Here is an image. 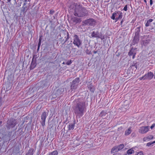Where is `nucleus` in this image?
<instances>
[{"mask_svg": "<svg viewBox=\"0 0 155 155\" xmlns=\"http://www.w3.org/2000/svg\"><path fill=\"white\" fill-rule=\"evenodd\" d=\"M25 10V8H24V10Z\"/></svg>", "mask_w": 155, "mask_h": 155, "instance_id": "47", "label": "nucleus"}, {"mask_svg": "<svg viewBox=\"0 0 155 155\" xmlns=\"http://www.w3.org/2000/svg\"><path fill=\"white\" fill-rule=\"evenodd\" d=\"M154 78L155 79V72H154Z\"/></svg>", "mask_w": 155, "mask_h": 155, "instance_id": "46", "label": "nucleus"}, {"mask_svg": "<svg viewBox=\"0 0 155 155\" xmlns=\"http://www.w3.org/2000/svg\"><path fill=\"white\" fill-rule=\"evenodd\" d=\"M69 33L68 32H67V37L66 39V41H67L69 39Z\"/></svg>", "mask_w": 155, "mask_h": 155, "instance_id": "32", "label": "nucleus"}, {"mask_svg": "<svg viewBox=\"0 0 155 155\" xmlns=\"http://www.w3.org/2000/svg\"><path fill=\"white\" fill-rule=\"evenodd\" d=\"M2 122H0V126L1 125V124H2Z\"/></svg>", "mask_w": 155, "mask_h": 155, "instance_id": "45", "label": "nucleus"}, {"mask_svg": "<svg viewBox=\"0 0 155 155\" xmlns=\"http://www.w3.org/2000/svg\"><path fill=\"white\" fill-rule=\"evenodd\" d=\"M123 22V21H121L120 23H121V24H122V23Z\"/></svg>", "mask_w": 155, "mask_h": 155, "instance_id": "43", "label": "nucleus"}, {"mask_svg": "<svg viewBox=\"0 0 155 155\" xmlns=\"http://www.w3.org/2000/svg\"><path fill=\"white\" fill-rule=\"evenodd\" d=\"M144 1L145 3H147V2L146 0H144Z\"/></svg>", "mask_w": 155, "mask_h": 155, "instance_id": "41", "label": "nucleus"}, {"mask_svg": "<svg viewBox=\"0 0 155 155\" xmlns=\"http://www.w3.org/2000/svg\"><path fill=\"white\" fill-rule=\"evenodd\" d=\"M153 19H150L147 21V22L145 24V26L147 27L150 25L151 23L153 21Z\"/></svg>", "mask_w": 155, "mask_h": 155, "instance_id": "19", "label": "nucleus"}, {"mask_svg": "<svg viewBox=\"0 0 155 155\" xmlns=\"http://www.w3.org/2000/svg\"><path fill=\"white\" fill-rule=\"evenodd\" d=\"M41 38H40L39 39V42H38V43H41Z\"/></svg>", "mask_w": 155, "mask_h": 155, "instance_id": "38", "label": "nucleus"}, {"mask_svg": "<svg viewBox=\"0 0 155 155\" xmlns=\"http://www.w3.org/2000/svg\"><path fill=\"white\" fill-rule=\"evenodd\" d=\"M91 36L92 37L98 38H101L102 40L104 39V36L101 34L99 33L98 31H93L91 33Z\"/></svg>", "mask_w": 155, "mask_h": 155, "instance_id": "9", "label": "nucleus"}, {"mask_svg": "<svg viewBox=\"0 0 155 155\" xmlns=\"http://www.w3.org/2000/svg\"><path fill=\"white\" fill-rule=\"evenodd\" d=\"M155 143V141L151 142H149L147 144V146L148 147H149L152 144Z\"/></svg>", "mask_w": 155, "mask_h": 155, "instance_id": "28", "label": "nucleus"}, {"mask_svg": "<svg viewBox=\"0 0 155 155\" xmlns=\"http://www.w3.org/2000/svg\"><path fill=\"white\" fill-rule=\"evenodd\" d=\"M73 43L75 46L78 48H79L82 44V41L76 35H75L74 36Z\"/></svg>", "mask_w": 155, "mask_h": 155, "instance_id": "3", "label": "nucleus"}, {"mask_svg": "<svg viewBox=\"0 0 155 155\" xmlns=\"http://www.w3.org/2000/svg\"><path fill=\"white\" fill-rule=\"evenodd\" d=\"M113 155H120V154L119 153H116L114 154Z\"/></svg>", "mask_w": 155, "mask_h": 155, "instance_id": "39", "label": "nucleus"}, {"mask_svg": "<svg viewBox=\"0 0 155 155\" xmlns=\"http://www.w3.org/2000/svg\"><path fill=\"white\" fill-rule=\"evenodd\" d=\"M33 149H30L28 151V152L26 154V155H33Z\"/></svg>", "mask_w": 155, "mask_h": 155, "instance_id": "24", "label": "nucleus"}, {"mask_svg": "<svg viewBox=\"0 0 155 155\" xmlns=\"http://www.w3.org/2000/svg\"><path fill=\"white\" fill-rule=\"evenodd\" d=\"M149 126H142L140 127L139 129V132L142 134L147 133L149 130Z\"/></svg>", "mask_w": 155, "mask_h": 155, "instance_id": "10", "label": "nucleus"}, {"mask_svg": "<svg viewBox=\"0 0 155 155\" xmlns=\"http://www.w3.org/2000/svg\"><path fill=\"white\" fill-rule=\"evenodd\" d=\"M146 79L149 80H151L153 77L154 75L153 73L151 71L148 72L147 74H145Z\"/></svg>", "mask_w": 155, "mask_h": 155, "instance_id": "12", "label": "nucleus"}, {"mask_svg": "<svg viewBox=\"0 0 155 155\" xmlns=\"http://www.w3.org/2000/svg\"><path fill=\"white\" fill-rule=\"evenodd\" d=\"M62 64H66V63H65L64 62H63V63H62Z\"/></svg>", "mask_w": 155, "mask_h": 155, "instance_id": "40", "label": "nucleus"}, {"mask_svg": "<svg viewBox=\"0 0 155 155\" xmlns=\"http://www.w3.org/2000/svg\"><path fill=\"white\" fill-rule=\"evenodd\" d=\"M54 12V11L53 10H51L50 12V14L52 15L53 14Z\"/></svg>", "mask_w": 155, "mask_h": 155, "instance_id": "33", "label": "nucleus"}, {"mask_svg": "<svg viewBox=\"0 0 155 155\" xmlns=\"http://www.w3.org/2000/svg\"><path fill=\"white\" fill-rule=\"evenodd\" d=\"M118 16L116 17L115 18V22L117 21L119 19H121L122 17V13L120 12L118 15Z\"/></svg>", "mask_w": 155, "mask_h": 155, "instance_id": "23", "label": "nucleus"}, {"mask_svg": "<svg viewBox=\"0 0 155 155\" xmlns=\"http://www.w3.org/2000/svg\"><path fill=\"white\" fill-rule=\"evenodd\" d=\"M74 124H70L68 126V128L69 130H71L74 129Z\"/></svg>", "mask_w": 155, "mask_h": 155, "instance_id": "20", "label": "nucleus"}, {"mask_svg": "<svg viewBox=\"0 0 155 155\" xmlns=\"http://www.w3.org/2000/svg\"><path fill=\"white\" fill-rule=\"evenodd\" d=\"M88 88L91 92L93 93L95 91L94 88L91 84L88 86Z\"/></svg>", "mask_w": 155, "mask_h": 155, "instance_id": "22", "label": "nucleus"}, {"mask_svg": "<svg viewBox=\"0 0 155 155\" xmlns=\"http://www.w3.org/2000/svg\"><path fill=\"white\" fill-rule=\"evenodd\" d=\"M153 138V136L152 135H150L143 138V140L144 141H148Z\"/></svg>", "mask_w": 155, "mask_h": 155, "instance_id": "13", "label": "nucleus"}, {"mask_svg": "<svg viewBox=\"0 0 155 155\" xmlns=\"http://www.w3.org/2000/svg\"><path fill=\"white\" fill-rule=\"evenodd\" d=\"M80 81V78H76L72 82V84L71 85V92H74L76 89Z\"/></svg>", "mask_w": 155, "mask_h": 155, "instance_id": "5", "label": "nucleus"}, {"mask_svg": "<svg viewBox=\"0 0 155 155\" xmlns=\"http://www.w3.org/2000/svg\"><path fill=\"white\" fill-rule=\"evenodd\" d=\"M119 151L117 146L114 147L111 150V153H114Z\"/></svg>", "mask_w": 155, "mask_h": 155, "instance_id": "18", "label": "nucleus"}, {"mask_svg": "<svg viewBox=\"0 0 155 155\" xmlns=\"http://www.w3.org/2000/svg\"><path fill=\"white\" fill-rule=\"evenodd\" d=\"M146 78V76H145V75H144L143 76L140 78L139 79H140V80H142V79H144V80H145V79H146V78Z\"/></svg>", "mask_w": 155, "mask_h": 155, "instance_id": "30", "label": "nucleus"}, {"mask_svg": "<svg viewBox=\"0 0 155 155\" xmlns=\"http://www.w3.org/2000/svg\"><path fill=\"white\" fill-rule=\"evenodd\" d=\"M86 107L85 103L84 101L78 103L74 110L75 113L82 116L83 115L84 110Z\"/></svg>", "mask_w": 155, "mask_h": 155, "instance_id": "2", "label": "nucleus"}, {"mask_svg": "<svg viewBox=\"0 0 155 155\" xmlns=\"http://www.w3.org/2000/svg\"><path fill=\"white\" fill-rule=\"evenodd\" d=\"M72 20L75 23H77L81 22V18L77 17H74L72 18Z\"/></svg>", "mask_w": 155, "mask_h": 155, "instance_id": "15", "label": "nucleus"}, {"mask_svg": "<svg viewBox=\"0 0 155 155\" xmlns=\"http://www.w3.org/2000/svg\"><path fill=\"white\" fill-rule=\"evenodd\" d=\"M83 23L87 25L94 26L96 24V21L93 18H89L83 22Z\"/></svg>", "mask_w": 155, "mask_h": 155, "instance_id": "4", "label": "nucleus"}, {"mask_svg": "<svg viewBox=\"0 0 155 155\" xmlns=\"http://www.w3.org/2000/svg\"><path fill=\"white\" fill-rule=\"evenodd\" d=\"M72 63V61L71 60H68L67 61V62L66 63V64L68 65H70Z\"/></svg>", "mask_w": 155, "mask_h": 155, "instance_id": "29", "label": "nucleus"}, {"mask_svg": "<svg viewBox=\"0 0 155 155\" xmlns=\"http://www.w3.org/2000/svg\"><path fill=\"white\" fill-rule=\"evenodd\" d=\"M16 124V120L13 119H10L8 120L6 125L8 129L14 127Z\"/></svg>", "mask_w": 155, "mask_h": 155, "instance_id": "6", "label": "nucleus"}, {"mask_svg": "<svg viewBox=\"0 0 155 155\" xmlns=\"http://www.w3.org/2000/svg\"><path fill=\"white\" fill-rule=\"evenodd\" d=\"M11 0H7L8 2H10Z\"/></svg>", "mask_w": 155, "mask_h": 155, "instance_id": "42", "label": "nucleus"}, {"mask_svg": "<svg viewBox=\"0 0 155 155\" xmlns=\"http://www.w3.org/2000/svg\"><path fill=\"white\" fill-rule=\"evenodd\" d=\"M97 52L96 51H94V53H95V54L96 53H97Z\"/></svg>", "mask_w": 155, "mask_h": 155, "instance_id": "44", "label": "nucleus"}, {"mask_svg": "<svg viewBox=\"0 0 155 155\" xmlns=\"http://www.w3.org/2000/svg\"><path fill=\"white\" fill-rule=\"evenodd\" d=\"M41 43H38V50L39 49V48H40V45H41Z\"/></svg>", "mask_w": 155, "mask_h": 155, "instance_id": "37", "label": "nucleus"}, {"mask_svg": "<svg viewBox=\"0 0 155 155\" xmlns=\"http://www.w3.org/2000/svg\"><path fill=\"white\" fill-rule=\"evenodd\" d=\"M119 150V151H120L122 149L124 148V145L123 144H121L119 145L118 146H117Z\"/></svg>", "mask_w": 155, "mask_h": 155, "instance_id": "25", "label": "nucleus"}, {"mask_svg": "<svg viewBox=\"0 0 155 155\" xmlns=\"http://www.w3.org/2000/svg\"><path fill=\"white\" fill-rule=\"evenodd\" d=\"M33 59L32 60L31 65L30 67V69L31 70L33 69L36 66V64L35 62L33 61Z\"/></svg>", "mask_w": 155, "mask_h": 155, "instance_id": "17", "label": "nucleus"}, {"mask_svg": "<svg viewBox=\"0 0 155 155\" xmlns=\"http://www.w3.org/2000/svg\"><path fill=\"white\" fill-rule=\"evenodd\" d=\"M139 155H144L143 152L142 151H140L139 152Z\"/></svg>", "mask_w": 155, "mask_h": 155, "instance_id": "35", "label": "nucleus"}, {"mask_svg": "<svg viewBox=\"0 0 155 155\" xmlns=\"http://www.w3.org/2000/svg\"><path fill=\"white\" fill-rule=\"evenodd\" d=\"M132 132V127H129L125 131L124 134L125 136L129 135Z\"/></svg>", "mask_w": 155, "mask_h": 155, "instance_id": "14", "label": "nucleus"}, {"mask_svg": "<svg viewBox=\"0 0 155 155\" xmlns=\"http://www.w3.org/2000/svg\"><path fill=\"white\" fill-rule=\"evenodd\" d=\"M58 152L57 150H54L50 153L48 155H58Z\"/></svg>", "mask_w": 155, "mask_h": 155, "instance_id": "26", "label": "nucleus"}, {"mask_svg": "<svg viewBox=\"0 0 155 155\" xmlns=\"http://www.w3.org/2000/svg\"><path fill=\"white\" fill-rule=\"evenodd\" d=\"M25 1H27V0H25Z\"/></svg>", "mask_w": 155, "mask_h": 155, "instance_id": "48", "label": "nucleus"}, {"mask_svg": "<svg viewBox=\"0 0 155 155\" xmlns=\"http://www.w3.org/2000/svg\"><path fill=\"white\" fill-rule=\"evenodd\" d=\"M135 49H134L133 48H131L128 53V54L129 56H132V59L134 58L135 55L136 54Z\"/></svg>", "mask_w": 155, "mask_h": 155, "instance_id": "11", "label": "nucleus"}, {"mask_svg": "<svg viewBox=\"0 0 155 155\" xmlns=\"http://www.w3.org/2000/svg\"><path fill=\"white\" fill-rule=\"evenodd\" d=\"M106 114V113L104 111H102L101 112V113L99 115V116L100 117H102L104 116H105V115Z\"/></svg>", "mask_w": 155, "mask_h": 155, "instance_id": "27", "label": "nucleus"}, {"mask_svg": "<svg viewBox=\"0 0 155 155\" xmlns=\"http://www.w3.org/2000/svg\"><path fill=\"white\" fill-rule=\"evenodd\" d=\"M48 115V113L44 112H43L41 115V121L40 122L43 127L45 126V120L46 119Z\"/></svg>", "mask_w": 155, "mask_h": 155, "instance_id": "7", "label": "nucleus"}, {"mask_svg": "<svg viewBox=\"0 0 155 155\" xmlns=\"http://www.w3.org/2000/svg\"><path fill=\"white\" fill-rule=\"evenodd\" d=\"M123 10L125 11H127V5H126L124 7V8L123 9Z\"/></svg>", "mask_w": 155, "mask_h": 155, "instance_id": "31", "label": "nucleus"}, {"mask_svg": "<svg viewBox=\"0 0 155 155\" xmlns=\"http://www.w3.org/2000/svg\"><path fill=\"white\" fill-rule=\"evenodd\" d=\"M134 147H132L131 148L129 149L127 151V153L128 155H130L134 153Z\"/></svg>", "mask_w": 155, "mask_h": 155, "instance_id": "21", "label": "nucleus"}, {"mask_svg": "<svg viewBox=\"0 0 155 155\" xmlns=\"http://www.w3.org/2000/svg\"><path fill=\"white\" fill-rule=\"evenodd\" d=\"M76 16L78 17H86L88 15V11L85 8L80 5H76L74 14Z\"/></svg>", "mask_w": 155, "mask_h": 155, "instance_id": "1", "label": "nucleus"}, {"mask_svg": "<svg viewBox=\"0 0 155 155\" xmlns=\"http://www.w3.org/2000/svg\"><path fill=\"white\" fill-rule=\"evenodd\" d=\"M155 126V123L153 124L150 127V128L152 129Z\"/></svg>", "mask_w": 155, "mask_h": 155, "instance_id": "34", "label": "nucleus"}, {"mask_svg": "<svg viewBox=\"0 0 155 155\" xmlns=\"http://www.w3.org/2000/svg\"><path fill=\"white\" fill-rule=\"evenodd\" d=\"M140 27H138L137 28V29H138V31L137 32L135 33V36L134 38L133 41L134 45L138 43L139 41V33L140 31Z\"/></svg>", "mask_w": 155, "mask_h": 155, "instance_id": "8", "label": "nucleus"}, {"mask_svg": "<svg viewBox=\"0 0 155 155\" xmlns=\"http://www.w3.org/2000/svg\"><path fill=\"white\" fill-rule=\"evenodd\" d=\"M120 12H115L114 13L111 17V18L113 20H115V17H117L118 16V15L119 13H120Z\"/></svg>", "mask_w": 155, "mask_h": 155, "instance_id": "16", "label": "nucleus"}, {"mask_svg": "<svg viewBox=\"0 0 155 155\" xmlns=\"http://www.w3.org/2000/svg\"><path fill=\"white\" fill-rule=\"evenodd\" d=\"M153 3L152 0H150V5L151 6L152 5Z\"/></svg>", "mask_w": 155, "mask_h": 155, "instance_id": "36", "label": "nucleus"}]
</instances>
